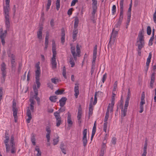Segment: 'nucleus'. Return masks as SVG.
I'll return each mask as SVG.
<instances>
[{
	"instance_id": "052dcab7",
	"label": "nucleus",
	"mask_w": 156,
	"mask_h": 156,
	"mask_svg": "<svg viewBox=\"0 0 156 156\" xmlns=\"http://www.w3.org/2000/svg\"><path fill=\"white\" fill-rule=\"evenodd\" d=\"M96 129V122H95L94 126L93 127L92 132H93V133H95Z\"/></svg>"
},
{
	"instance_id": "aec40b11",
	"label": "nucleus",
	"mask_w": 156,
	"mask_h": 156,
	"mask_svg": "<svg viewBox=\"0 0 156 156\" xmlns=\"http://www.w3.org/2000/svg\"><path fill=\"white\" fill-rule=\"evenodd\" d=\"M6 66L4 62H3L1 65V70L2 72V75L3 77H5L6 75Z\"/></svg>"
},
{
	"instance_id": "2f4dec72",
	"label": "nucleus",
	"mask_w": 156,
	"mask_h": 156,
	"mask_svg": "<svg viewBox=\"0 0 156 156\" xmlns=\"http://www.w3.org/2000/svg\"><path fill=\"white\" fill-rule=\"evenodd\" d=\"M127 110L123 109V108H122V109L121 110V117L122 118H123L126 115Z\"/></svg>"
},
{
	"instance_id": "79ce46f5",
	"label": "nucleus",
	"mask_w": 156,
	"mask_h": 156,
	"mask_svg": "<svg viewBox=\"0 0 156 156\" xmlns=\"http://www.w3.org/2000/svg\"><path fill=\"white\" fill-rule=\"evenodd\" d=\"M51 81L52 83L55 84H57L58 82V80L55 78H53L51 79Z\"/></svg>"
},
{
	"instance_id": "b1692460",
	"label": "nucleus",
	"mask_w": 156,
	"mask_h": 156,
	"mask_svg": "<svg viewBox=\"0 0 156 156\" xmlns=\"http://www.w3.org/2000/svg\"><path fill=\"white\" fill-rule=\"evenodd\" d=\"M7 33V30H5L4 32H3V30L2 28L0 29V38H5L6 37Z\"/></svg>"
},
{
	"instance_id": "20e7f679",
	"label": "nucleus",
	"mask_w": 156,
	"mask_h": 156,
	"mask_svg": "<svg viewBox=\"0 0 156 156\" xmlns=\"http://www.w3.org/2000/svg\"><path fill=\"white\" fill-rule=\"evenodd\" d=\"M92 1L93 11L91 13L92 16L90 19L93 23H94L95 22V14L97 12V0H92Z\"/></svg>"
},
{
	"instance_id": "c756f323",
	"label": "nucleus",
	"mask_w": 156,
	"mask_h": 156,
	"mask_svg": "<svg viewBox=\"0 0 156 156\" xmlns=\"http://www.w3.org/2000/svg\"><path fill=\"white\" fill-rule=\"evenodd\" d=\"M147 143L146 142L144 145L143 148V152L142 155V156H146L147 152Z\"/></svg>"
},
{
	"instance_id": "a19ab883",
	"label": "nucleus",
	"mask_w": 156,
	"mask_h": 156,
	"mask_svg": "<svg viewBox=\"0 0 156 156\" xmlns=\"http://www.w3.org/2000/svg\"><path fill=\"white\" fill-rule=\"evenodd\" d=\"M62 75L65 79L67 78L66 76V69L65 66H64L62 69Z\"/></svg>"
},
{
	"instance_id": "864d4df0",
	"label": "nucleus",
	"mask_w": 156,
	"mask_h": 156,
	"mask_svg": "<svg viewBox=\"0 0 156 156\" xmlns=\"http://www.w3.org/2000/svg\"><path fill=\"white\" fill-rule=\"evenodd\" d=\"M16 103L14 100L12 101V109H16Z\"/></svg>"
},
{
	"instance_id": "a211bd4d",
	"label": "nucleus",
	"mask_w": 156,
	"mask_h": 156,
	"mask_svg": "<svg viewBox=\"0 0 156 156\" xmlns=\"http://www.w3.org/2000/svg\"><path fill=\"white\" fill-rule=\"evenodd\" d=\"M67 122L69 126H71L73 124L71 118V115L69 112H68Z\"/></svg>"
},
{
	"instance_id": "473e14b6",
	"label": "nucleus",
	"mask_w": 156,
	"mask_h": 156,
	"mask_svg": "<svg viewBox=\"0 0 156 156\" xmlns=\"http://www.w3.org/2000/svg\"><path fill=\"white\" fill-rule=\"evenodd\" d=\"M41 74V70H36L35 71V79H40V76Z\"/></svg>"
},
{
	"instance_id": "4468645a",
	"label": "nucleus",
	"mask_w": 156,
	"mask_h": 156,
	"mask_svg": "<svg viewBox=\"0 0 156 156\" xmlns=\"http://www.w3.org/2000/svg\"><path fill=\"white\" fill-rule=\"evenodd\" d=\"M82 110L81 108H79L78 110V114L77 116V118L78 121V123L80 125V126L81 123V119L82 117Z\"/></svg>"
},
{
	"instance_id": "7c9ffc66",
	"label": "nucleus",
	"mask_w": 156,
	"mask_h": 156,
	"mask_svg": "<svg viewBox=\"0 0 156 156\" xmlns=\"http://www.w3.org/2000/svg\"><path fill=\"white\" fill-rule=\"evenodd\" d=\"M79 22V20L78 17H75L74 20V28H76L78 26Z\"/></svg>"
},
{
	"instance_id": "13d9d810",
	"label": "nucleus",
	"mask_w": 156,
	"mask_h": 156,
	"mask_svg": "<svg viewBox=\"0 0 156 156\" xmlns=\"http://www.w3.org/2000/svg\"><path fill=\"white\" fill-rule=\"evenodd\" d=\"M107 78V74L106 73H105L103 76L102 80V81L103 82V83H104L106 80Z\"/></svg>"
},
{
	"instance_id": "393cba45",
	"label": "nucleus",
	"mask_w": 156,
	"mask_h": 156,
	"mask_svg": "<svg viewBox=\"0 0 156 156\" xmlns=\"http://www.w3.org/2000/svg\"><path fill=\"white\" fill-rule=\"evenodd\" d=\"M52 52L53 53L52 55H56L57 53L56 51V46L55 45V41L54 40L52 41Z\"/></svg>"
},
{
	"instance_id": "8fccbe9b",
	"label": "nucleus",
	"mask_w": 156,
	"mask_h": 156,
	"mask_svg": "<svg viewBox=\"0 0 156 156\" xmlns=\"http://www.w3.org/2000/svg\"><path fill=\"white\" fill-rule=\"evenodd\" d=\"M64 91V90H58L55 91V94L57 95L61 94L63 93Z\"/></svg>"
},
{
	"instance_id": "e433bc0d",
	"label": "nucleus",
	"mask_w": 156,
	"mask_h": 156,
	"mask_svg": "<svg viewBox=\"0 0 156 156\" xmlns=\"http://www.w3.org/2000/svg\"><path fill=\"white\" fill-rule=\"evenodd\" d=\"M53 144L54 145H55L57 144L58 143L59 141V137L58 136L56 138L54 139L53 140Z\"/></svg>"
},
{
	"instance_id": "7ed1b4c3",
	"label": "nucleus",
	"mask_w": 156,
	"mask_h": 156,
	"mask_svg": "<svg viewBox=\"0 0 156 156\" xmlns=\"http://www.w3.org/2000/svg\"><path fill=\"white\" fill-rule=\"evenodd\" d=\"M144 32L143 29H142L139 33L138 36L139 40L137 41V43H138L137 44L138 48H142L144 46V37L143 34Z\"/></svg>"
},
{
	"instance_id": "338daca9",
	"label": "nucleus",
	"mask_w": 156,
	"mask_h": 156,
	"mask_svg": "<svg viewBox=\"0 0 156 156\" xmlns=\"http://www.w3.org/2000/svg\"><path fill=\"white\" fill-rule=\"evenodd\" d=\"M40 65V62H38L36 65V70H40V68L39 66Z\"/></svg>"
},
{
	"instance_id": "2eb2a0df",
	"label": "nucleus",
	"mask_w": 156,
	"mask_h": 156,
	"mask_svg": "<svg viewBox=\"0 0 156 156\" xmlns=\"http://www.w3.org/2000/svg\"><path fill=\"white\" fill-rule=\"evenodd\" d=\"M43 28L42 27H40L37 33V37L40 40L42 38Z\"/></svg>"
},
{
	"instance_id": "9d476101",
	"label": "nucleus",
	"mask_w": 156,
	"mask_h": 156,
	"mask_svg": "<svg viewBox=\"0 0 156 156\" xmlns=\"http://www.w3.org/2000/svg\"><path fill=\"white\" fill-rule=\"evenodd\" d=\"M113 107L110 106H108L107 110L106 115L104 119V122L107 121L109 116V111L111 112L113 111Z\"/></svg>"
},
{
	"instance_id": "6e6d98bb",
	"label": "nucleus",
	"mask_w": 156,
	"mask_h": 156,
	"mask_svg": "<svg viewBox=\"0 0 156 156\" xmlns=\"http://www.w3.org/2000/svg\"><path fill=\"white\" fill-rule=\"evenodd\" d=\"M117 88V81H115L114 85V88L113 90V92H115Z\"/></svg>"
},
{
	"instance_id": "423d86ee",
	"label": "nucleus",
	"mask_w": 156,
	"mask_h": 156,
	"mask_svg": "<svg viewBox=\"0 0 156 156\" xmlns=\"http://www.w3.org/2000/svg\"><path fill=\"white\" fill-rule=\"evenodd\" d=\"M124 0H121L120 3V12L119 21L122 22L123 18Z\"/></svg>"
},
{
	"instance_id": "3c124183",
	"label": "nucleus",
	"mask_w": 156,
	"mask_h": 156,
	"mask_svg": "<svg viewBox=\"0 0 156 156\" xmlns=\"http://www.w3.org/2000/svg\"><path fill=\"white\" fill-rule=\"evenodd\" d=\"M49 36V34L48 32H47L45 38V43H48Z\"/></svg>"
},
{
	"instance_id": "9b49d317",
	"label": "nucleus",
	"mask_w": 156,
	"mask_h": 156,
	"mask_svg": "<svg viewBox=\"0 0 156 156\" xmlns=\"http://www.w3.org/2000/svg\"><path fill=\"white\" fill-rule=\"evenodd\" d=\"M56 55H52V57L51 60V62L53 69H55L56 68L57 62L56 61Z\"/></svg>"
},
{
	"instance_id": "58836bf2",
	"label": "nucleus",
	"mask_w": 156,
	"mask_h": 156,
	"mask_svg": "<svg viewBox=\"0 0 156 156\" xmlns=\"http://www.w3.org/2000/svg\"><path fill=\"white\" fill-rule=\"evenodd\" d=\"M11 58H12V60L11 61V62L12 65V66H13L14 65V63H15V56L13 55L12 54L11 55Z\"/></svg>"
},
{
	"instance_id": "5701e85b",
	"label": "nucleus",
	"mask_w": 156,
	"mask_h": 156,
	"mask_svg": "<svg viewBox=\"0 0 156 156\" xmlns=\"http://www.w3.org/2000/svg\"><path fill=\"white\" fill-rule=\"evenodd\" d=\"M152 57L151 53V52L149 53V55L148 58L147 59V62L146 63V65L147 66V69H148V67L150 63L151 62V60Z\"/></svg>"
},
{
	"instance_id": "09e8293b",
	"label": "nucleus",
	"mask_w": 156,
	"mask_h": 156,
	"mask_svg": "<svg viewBox=\"0 0 156 156\" xmlns=\"http://www.w3.org/2000/svg\"><path fill=\"white\" fill-rule=\"evenodd\" d=\"M104 122L105 123L104 124L103 126V130L105 133H106L107 122V121Z\"/></svg>"
},
{
	"instance_id": "f8f14e48",
	"label": "nucleus",
	"mask_w": 156,
	"mask_h": 156,
	"mask_svg": "<svg viewBox=\"0 0 156 156\" xmlns=\"http://www.w3.org/2000/svg\"><path fill=\"white\" fill-rule=\"evenodd\" d=\"M97 45H96L94 46L93 52V58L92 62V63L93 65H94L95 63V60L97 56Z\"/></svg>"
},
{
	"instance_id": "680f3d73",
	"label": "nucleus",
	"mask_w": 156,
	"mask_h": 156,
	"mask_svg": "<svg viewBox=\"0 0 156 156\" xmlns=\"http://www.w3.org/2000/svg\"><path fill=\"white\" fill-rule=\"evenodd\" d=\"M97 95V92H96L95 93V95H94V101L93 103V104L94 105H95L97 102V98L96 97Z\"/></svg>"
},
{
	"instance_id": "f03ea898",
	"label": "nucleus",
	"mask_w": 156,
	"mask_h": 156,
	"mask_svg": "<svg viewBox=\"0 0 156 156\" xmlns=\"http://www.w3.org/2000/svg\"><path fill=\"white\" fill-rule=\"evenodd\" d=\"M71 46L70 48V51L71 53L75 60H77V57H79L80 56V49L79 46L78 44H77L76 45V49L75 46H72V44H70Z\"/></svg>"
},
{
	"instance_id": "ddd939ff",
	"label": "nucleus",
	"mask_w": 156,
	"mask_h": 156,
	"mask_svg": "<svg viewBox=\"0 0 156 156\" xmlns=\"http://www.w3.org/2000/svg\"><path fill=\"white\" fill-rule=\"evenodd\" d=\"M46 130L47 132L46 134V138L48 142H49L50 140V135L51 133L50 128L49 126H47L46 128Z\"/></svg>"
},
{
	"instance_id": "39448f33",
	"label": "nucleus",
	"mask_w": 156,
	"mask_h": 156,
	"mask_svg": "<svg viewBox=\"0 0 156 156\" xmlns=\"http://www.w3.org/2000/svg\"><path fill=\"white\" fill-rule=\"evenodd\" d=\"M54 115L56 119V126L57 127H58L60 124L62 123V122L61 120V117L59 113L57 112H54Z\"/></svg>"
},
{
	"instance_id": "412c9836",
	"label": "nucleus",
	"mask_w": 156,
	"mask_h": 156,
	"mask_svg": "<svg viewBox=\"0 0 156 156\" xmlns=\"http://www.w3.org/2000/svg\"><path fill=\"white\" fill-rule=\"evenodd\" d=\"M115 92H113V91L111 102V103L109 104L108 106L113 107L115 104Z\"/></svg>"
},
{
	"instance_id": "4c0bfd02",
	"label": "nucleus",
	"mask_w": 156,
	"mask_h": 156,
	"mask_svg": "<svg viewBox=\"0 0 156 156\" xmlns=\"http://www.w3.org/2000/svg\"><path fill=\"white\" fill-rule=\"evenodd\" d=\"M57 98L56 96H51L49 98L50 100L51 101L53 102H55L56 101Z\"/></svg>"
},
{
	"instance_id": "72a5a7b5",
	"label": "nucleus",
	"mask_w": 156,
	"mask_h": 156,
	"mask_svg": "<svg viewBox=\"0 0 156 156\" xmlns=\"http://www.w3.org/2000/svg\"><path fill=\"white\" fill-rule=\"evenodd\" d=\"M78 32L77 30H73V41H75L76 39V34Z\"/></svg>"
},
{
	"instance_id": "0e129e2a",
	"label": "nucleus",
	"mask_w": 156,
	"mask_h": 156,
	"mask_svg": "<svg viewBox=\"0 0 156 156\" xmlns=\"http://www.w3.org/2000/svg\"><path fill=\"white\" fill-rule=\"evenodd\" d=\"M153 19L154 22L156 23V10L154 14Z\"/></svg>"
},
{
	"instance_id": "37998d69",
	"label": "nucleus",
	"mask_w": 156,
	"mask_h": 156,
	"mask_svg": "<svg viewBox=\"0 0 156 156\" xmlns=\"http://www.w3.org/2000/svg\"><path fill=\"white\" fill-rule=\"evenodd\" d=\"M35 151L37 152V156H41V152L40 151L39 148L37 147L35 148Z\"/></svg>"
},
{
	"instance_id": "1a4fd4ad",
	"label": "nucleus",
	"mask_w": 156,
	"mask_h": 156,
	"mask_svg": "<svg viewBox=\"0 0 156 156\" xmlns=\"http://www.w3.org/2000/svg\"><path fill=\"white\" fill-rule=\"evenodd\" d=\"M14 137L13 135H12L11 137L10 140V145L11 146L12 149L11 150V153L13 154L15 153L16 151L15 147V144L14 143Z\"/></svg>"
},
{
	"instance_id": "bb28decb",
	"label": "nucleus",
	"mask_w": 156,
	"mask_h": 156,
	"mask_svg": "<svg viewBox=\"0 0 156 156\" xmlns=\"http://www.w3.org/2000/svg\"><path fill=\"white\" fill-rule=\"evenodd\" d=\"M106 142H103L101 148V153L104 154L105 153V149L106 147Z\"/></svg>"
},
{
	"instance_id": "774afa93",
	"label": "nucleus",
	"mask_w": 156,
	"mask_h": 156,
	"mask_svg": "<svg viewBox=\"0 0 156 156\" xmlns=\"http://www.w3.org/2000/svg\"><path fill=\"white\" fill-rule=\"evenodd\" d=\"M72 8H70L68 11L67 13L68 15H70L72 14Z\"/></svg>"
},
{
	"instance_id": "c85d7f7f",
	"label": "nucleus",
	"mask_w": 156,
	"mask_h": 156,
	"mask_svg": "<svg viewBox=\"0 0 156 156\" xmlns=\"http://www.w3.org/2000/svg\"><path fill=\"white\" fill-rule=\"evenodd\" d=\"M9 139H5L4 140V143L6 147V151L7 152H8L9 151V145L8 144Z\"/></svg>"
},
{
	"instance_id": "c03bdc74",
	"label": "nucleus",
	"mask_w": 156,
	"mask_h": 156,
	"mask_svg": "<svg viewBox=\"0 0 156 156\" xmlns=\"http://www.w3.org/2000/svg\"><path fill=\"white\" fill-rule=\"evenodd\" d=\"M147 34L148 35H150L151 34V30L150 26H148L147 29Z\"/></svg>"
},
{
	"instance_id": "e2e57ef3",
	"label": "nucleus",
	"mask_w": 156,
	"mask_h": 156,
	"mask_svg": "<svg viewBox=\"0 0 156 156\" xmlns=\"http://www.w3.org/2000/svg\"><path fill=\"white\" fill-rule=\"evenodd\" d=\"M33 90L34 92V95H38V90L36 89V86H35L34 87H33Z\"/></svg>"
},
{
	"instance_id": "603ef678",
	"label": "nucleus",
	"mask_w": 156,
	"mask_h": 156,
	"mask_svg": "<svg viewBox=\"0 0 156 156\" xmlns=\"http://www.w3.org/2000/svg\"><path fill=\"white\" fill-rule=\"evenodd\" d=\"M154 36H151V37L149 41V46H151L153 44V41L154 39Z\"/></svg>"
},
{
	"instance_id": "6e6552de",
	"label": "nucleus",
	"mask_w": 156,
	"mask_h": 156,
	"mask_svg": "<svg viewBox=\"0 0 156 156\" xmlns=\"http://www.w3.org/2000/svg\"><path fill=\"white\" fill-rule=\"evenodd\" d=\"M87 129H85L83 130V135L82 138V142L83 143V146L85 147L87 144Z\"/></svg>"
},
{
	"instance_id": "a878e982",
	"label": "nucleus",
	"mask_w": 156,
	"mask_h": 156,
	"mask_svg": "<svg viewBox=\"0 0 156 156\" xmlns=\"http://www.w3.org/2000/svg\"><path fill=\"white\" fill-rule=\"evenodd\" d=\"M13 112V116H14V121L15 122H17V110L16 109H12Z\"/></svg>"
},
{
	"instance_id": "a18cd8bd",
	"label": "nucleus",
	"mask_w": 156,
	"mask_h": 156,
	"mask_svg": "<svg viewBox=\"0 0 156 156\" xmlns=\"http://www.w3.org/2000/svg\"><path fill=\"white\" fill-rule=\"evenodd\" d=\"M40 79H37L35 80V83L37 85V87L39 88L41 85V83L39 81Z\"/></svg>"
},
{
	"instance_id": "f704fd0d",
	"label": "nucleus",
	"mask_w": 156,
	"mask_h": 156,
	"mask_svg": "<svg viewBox=\"0 0 156 156\" xmlns=\"http://www.w3.org/2000/svg\"><path fill=\"white\" fill-rule=\"evenodd\" d=\"M93 108L92 105L91 103H90L89 105V116L91 115L93 113Z\"/></svg>"
},
{
	"instance_id": "cd10ccee",
	"label": "nucleus",
	"mask_w": 156,
	"mask_h": 156,
	"mask_svg": "<svg viewBox=\"0 0 156 156\" xmlns=\"http://www.w3.org/2000/svg\"><path fill=\"white\" fill-rule=\"evenodd\" d=\"M65 32L64 29H62V37L61 38V43L62 44H63L65 42Z\"/></svg>"
},
{
	"instance_id": "bf43d9fd",
	"label": "nucleus",
	"mask_w": 156,
	"mask_h": 156,
	"mask_svg": "<svg viewBox=\"0 0 156 156\" xmlns=\"http://www.w3.org/2000/svg\"><path fill=\"white\" fill-rule=\"evenodd\" d=\"M78 2V0H73L72 1L71 6H74L76 2Z\"/></svg>"
},
{
	"instance_id": "4d7b16f0",
	"label": "nucleus",
	"mask_w": 156,
	"mask_h": 156,
	"mask_svg": "<svg viewBox=\"0 0 156 156\" xmlns=\"http://www.w3.org/2000/svg\"><path fill=\"white\" fill-rule=\"evenodd\" d=\"M116 11V7L115 5H113L112 7V12L113 14H114Z\"/></svg>"
},
{
	"instance_id": "ea45409f",
	"label": "nucleus",
	"mask_w": 156,
	"mask_h": 156,
	"mask_svg": "<svg viewBox=\"0 0 156 156\" xmlns=\"http://www.w3.org/2000/svg\"><path fill=\"white\" fill-rule=\"evenodd\" d=\"M69 62L70 64L71 65V67H74L75 64L73 58L72 57L70 58Z\"/></svg>"
},
{
	"instance_id": "49530a36",
	"label": "nucleus",
	"mask_w": 156,
	"mask_h": 156,
	"mask_svg": "<svg viewBox=\"0 0 156 156\" xmlns=\"http://www.w3.org/2000/svg\"><path fill=\"white\" fill-rule=\"evenodd\" d=\"M63 144H61V145L60 148L62 153H64V154H66V150L63 147Z\"/></svg>"
},
{
	"instance_id": "dca6fc26",
	"label": "nucleus",
	"mask_w": 156,
	"mask_h": 156,
	"mask_svg": "<svg viewBox=\"0 0 156 156\" xmlns=\"http://www.w3.org/2000/svg\"><path fill=\"white\" fill-rule=\"evenodd\" d=\"M27 115L28 118L27 119V122L28 123H29L30 122V120L32 119V115L31 114V112L29 108L27 110Z\"/></svg>"
},
{
	"instance_id": "0eeeda50",
	"label": "nucleus",
	"mask_w": 156,
	"mask_h": 156,
	"mask_svg": "<svg viewBox=\"0 0 156 156\" xmlns=\"http://www.w3.org/2000/svg\"><path fill=\"white\" fill-rule=\"evenodd\" d=\"M117 34V31H113V32L112 33V35L110 39V41L109 42V43H110L112 44H114Z\"/></svg>"
},
{
	"instance_id": "69168bd1",
	"label": "nucleus",
	"mask_w": 156,
	"mask_h": 156,
	"mask_svg": "<svg viewBox=\"0 0 156 156\" xmlns=\"http://www.w3.org/2000/svg\"><path fill=\"white\" fill-rule=\"evenodd\" d=\"M112 143L113 144H115L116 143V139L115 137H113L111 141Z\"/></svg>"
},
{
	"instance_id": "5fc2aeb1",
	"label": "nucleus",
	"mask_w": 156,
	"mask_h": 156,
	"mask_svg": "<svg viewBox=\"0 0 156 156\" xmlns=\"http://www.w3.org/2000/svg\"><path fill=\"white\" fill-rule=\"evenodd\" d=\"M31 141L34 145H35L36 142H35V138L34 136H32L31 139Z\"/></svg>"
},
{
	"instance_id": "f3484780",
	"label": "nucleus",
	"mask_w": 156,
	"mask_h": 156,
	"mask_svg": "<svg viewBox=\"0 0 156 156\" xmlns=\"http://www.w3.org/2000/svg\"><path fill=\"white\" fill-rule=\"evenodd\" d=\"M155 74L154 73H153L151 76V81L150 82V86L151 88H153L154 83L155 80Z\"/></svg>"
},
{
	"instance_id": "6ab92c4d",
	"label": "nucleus",
	"mask_w": 156,
	"mask_h": 156,
	"mask_svg": "<svg viewBox=\"0 0 156 156\" xmlns=\"http://www.w3.org/2000/svg\"><path fill=\"white\" fill-rule=\"evenodd\" d=\"M76 86L74 87V96L76 98H77L79 94V86L77 84H75Z\"/></svg>"
},
{
	"instance_id": "c9c22d12",
	"label": "nucleus",
	"mask_w": 156,
	"mask_h": 156,
	"mask_svg": "<svg viewBox=\"0 0 156 156\" xmlns=\"http://www.w3.org/2000/svg\"><path fill=\"white\" fill-rule=\"evenodd\" d=\"M129 98H127L126 100L125 101V103L124 105V109H127V107L129 105Z\"/></svg>"
},
{
	"instance_id": "4be33fe9",
	"label": "nucleus",
	"mask_w": 156,
	"mask_h": 156,
	"mask_svg": "<svg viewBox=\"0 0 156 156\" xmlns=\"http://www.w3.org/2000/svg\"><path fill=\"white\" fill-rule=\"evenodd\" d=\"M67 98L66 97H62L59 101L60 103V105L61 107H63L65 105Z\"/></svg>"
},
{
	"instance_id": "de8ad7c7",
	"label": "nucleus",
	"mask_w": 156,
	"mask_h": 156,
	"mask_svg": "<svg viewBox=\"0 0 156 156\" xmlns=\"http://www.w3.org/2000/svg\"><path fill=\"white\" fill-rule=\"evenodd\" d=\"M60 1H56V9L57 10H58L59 9L60 7Z\"/></svg>"
},
{
	"instance_id": "f257e3e1",
	"label": "nucleus",
	"mask_w": 156,
	"mask_h": 156,
	"mask_svg": "<svg viewBox=\"0 0 156 156\" xmlns=\"http://www.w3.org/2000/svg\"><path fill=\"white\" fill-rule=\"evenodd\" d=\"M10 0H5L6 6L4 8V12L5 18V25L6 29L9 30L10 26L9 12L10 10Z\"/></svg>"
}]
</instances>
